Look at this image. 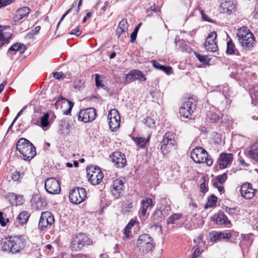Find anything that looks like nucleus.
<instances>
[{"label": "nucleus", "instance_id": "nucleus-56", "mask_svg": "<svg viewBox=\"0 0 258 258\" xmlns=\"http://www.w3.org/2000/svg\"><path fill=\"white\" fill-rule=\"evenodd\" d=\"M26 107H24L23 108H22L17 114V115H16V116L15 117V118H14V120L13 121L12 123H11V124L10 125L9 129H10L14 124V122L16 121V120L17 119V118L19 117V116H20L21 115V114L22 113L23 110L24 109H25Z\"/></svg>", "mask_w": 258, "mask_h": 258}, {"label": "nucleus", "instance_id": "nucleus-44", "mask_svg": "<svg viewBox=\"0 0 258 258\" xmlns=\"http://www.w3.org/2000/svg\"><path fill=\"white\" fill-rule=\"evenodd\" d=\"M217 37V34L215 32H211L207 37L206 42L209 41L210 43H216L215 41Z\"/></svg>", "mask_w": 258, "mask_h": 258}, {"label": "nucleus", "instance_id": "nucleus-63", "mask_svg": "<svg viewBox=\"0 0 258 258\" xmlns=\"http://www.w3.org/2000/svg\"><path fill=\"white\" fill-rule=\"evenodd\" d=\"M135 222H136L135 220H134L133 219H132L130 221V222L127 224V225L125 227H126L127 229H131L133 227V226L135 225Z\"/></svg>", "mask_w": 258, "mask_h": 258}, {"label": "nucleus", "instance_id": "nucleus-11", "mask_svg": "<svg viewBox=\"0 0 258 258\" xmlns=\"http://www.w3.org/2000/svg\"><path fill=\"white\" fill-rule=\"evenodd\" d=\"M108 119L110 130H116L120 125V117L118 111L116 109H111L108 113Z\"/></svg>", "mask_w": 258, "mask_h": 258}, {"label": "nucleus", "instance_id": "nucleus-7", "mask_svg": "<svg viewBox=\"0 0 258 258\" xmlns=\"http://www.w3.org/2000/svg\"><path fill=\"white\" fill-rule=\"evenodd\" d=\"M196 108L195 100L192 98H188L185 101L179 109L180 115L187 118H190L194 111Z\"/></svg>", "mask_w": 258, "mask_h": 258}, {"label": "nucleus", "instance_id": "nucleus-19", "mask_svg": "<svg viewBox=\"0 0 258 258\" xmlns=\"http://www.w3.org/2000/svg\"><path fill=\"white\" fill-rule=\"evenodd\" d=\"M154 206L152 199L146 198L141 202L140 215L145 217L146 215L148 209H151Z\"/></svg>", "mask_w": 258, "mask_h": 258}, {"label": "nucleus", "instance_id": "nucleus-51", "mask_svg": "<svg viewBox=\"0 0 258 258\" xmlns=\"http://www.w3.org/2000/svg\"><path fill=\"white\" fill-rule=\"evenodd\" d=\"M138 31L139 30H138V28H135L134 31L131 34V42L133 43L136 40Z\"/></svg>", "mask_w": 258, "mask_h": 258}, {"label": "nucleus", "instance_id": "nucleus-39", "mask_svg": "<svg viewBox=\"0 0 258 258\" xmlns=\"http://www.w3.org/2000/svg\"><path fill=\"white\" fill-rule=\"evenodd\" d=\"M207 117L209 119L210 122L214 123L218 121L220 116L218 115L217 113L214 112H210L207 114Z\"/></svg>", "mask_w": 258, "mask_h": 258}, {"label": "nucleus", "instance_id": "nucleus-55", "mask_svg": "<svg viewBox=\"0 0 258 258\" xmlns=\"http://www.w3.org/2000/svg\"><path fill=\"white\" fill-rule=\"evenodd\" d=\"M13 195L15 196V199L19 203V204L23 203V196H20L14 194H13Z\"/></svg>", "mask_w": 258, "mask_h": 258}, {"label": "nucleus", "instance_id": "nucleus-62", "mask_svg": "<svg viewBox=\"0 0 258 258\" xmlns=\"http://www.w3.org/2000/svg\"><path fill=\"white\" fill-rule=\"evenodd\" d=\"M0 224L2 226H5L6 225V222L4 221L3 217V213L2 212H0Z\"/></svg>", "mask_w": 258, "mask_h": 258}, {"label": "nucleus", "instance_id": "nucleus-27", "mask_svg": "<svg viewBox=\"0 0 258 258\" xmlns=\"http://www.w3.org/2000/svg\"><path fill=\"white\" fill-rule=\"evenodd\" d=\"M133 208V203L131 201L123 202L122 204V212L124 214L128 215L132 212Z\"/></svg>", "mask_w": 258, "mask_h": 258}, {"label": "nucleus", "instance_id": "nucleus-54", "mask_svg": "<svg viewBox=\"0 0 258 258\" xmlns=\"http://www.w3.org/2000/svg\"><path fill=\"white\" fill-rule=\"evenodd\" d=\"M225 211L228 214H229L231 216H233L235 214L236 209L235 208H231L226 207L225 209Z\"/></svg>", "mask_w": 258, "mask_h": 258}, {"label": "nucleus", "instance_id": "nucleus-9", "mask_svg": "<svg viewBox=\"0 0 258 258\" xmlns=\"http://www.w3.org/2000/svg\"><path fill=\"white\" fill-rule=\"evenodd\" d=\"M44 187L46 191L50 194H58L61 190L59 182L53 177L48 178L45 180Z\"/></svg>", "mask_w": 258, "mask_h": 258}, {"label": "nucleus", "instance_id": "nucleus-26", "mask_svg": "<svg viewBox=\"0 0 258 258\" xmlns=\"http://www.w3.org/2000/svg\"><path fill=\"white\" fill-rule=\"evenodd\" d=\"M30 216V214L26 211H23L18 215L17 220L20 224L24 225L26 224Z\"/></svg>", "mask_w": 258, "mask_h": 258}, {"label": "nucleus", "instance_id": "nucleus-31", "mask_svg": "<svg viewBox=\"0 0 258 258\" xmlns=\"http://www.w3.org/2000/svg\"><path fill=\"white\" fill-rule=\"evenodd\" d=\"M6 27L0 25V34L3 37L10 42V39L12 36V33L10 32L6 31Z\"/></svg>", "mask_w": 258, "mask_h": 258}, {"label": "nucleus", "instance_id": "nucleus-36", "mask_svg": "<svg viewBox=\"0 0 258 258\" xmlns=\"http://www.w3.org/2000/svg\"><path fill=\"white\" fill-rule=\"evenodd\" d=\"M60 100L66 101L67 102H68L69 103V108L68 109V110H67L66 111H64V112H63V113L64 114L69 115L71 113V112L72 111V108H73V107L74 106V103L71 102V101H69V100H68V99H66L64 98L60 97L58 98L57 101L55 103V104L57 105Z\"/></svg>", "mask_w": 258, "mask_h": 258}, {"label": "nucleus", "instance_id": "nucleus-21", "mask_svg": "<svg viewBox=\"0 0 258 258\" xmlns=\"http://www.w3.org/2000/svg\"><path fill=\"white\" fill-rule=\"evenodd\" d=\"M152 241L153 239L149 234H142L139 236L137 240L138 247L139 248L140 250H141L142 247H144V245Z\"/></svg>", "mask_w": 258, "mask_h": 258}, {"label": "nucleus", "instance_id": "nucleus-50", "mask_svg": "<svg viewBox=\"0 0 258 258\" xmlns=\"http://www.w3.org/2000/svg\"><path fill=\"white\" fill-rule=\"evenodd\" d=\"M95 83L97 88H104L105 86L101 83V81L100 80V76L99 74H95Z\"/></svg>", "mask_w": 258, "mask_h": 258}, {"label": "nucleus", "instance_id": "nucleus-14", "mask_svg": "<svg viewBox=\"0 0 258 258\" xmlns=\"http://www.w3.org/2000/svg\"><path fill=\"white\" fill-rule=\"evenodd\" d=\"M256 191V189H253L252 184L248 182L243 183L240 188L241 196L244 199L248 200L254 197Z\"/></svg>", "mask_w": 258, "mask_h": 258}, {"label": "nucleus", "instance_id": "nucleus-20", "mask_svg": "<svg viewBox=\"0 0 258 258\" xmlns=\"http://www.w3.org/2000/svg\"><path fill=\"white\" fill-rule=\"evenodd\" d=\"M227 178V175L224 173L221 175H218L213 180V185L215 187L217 188L220 192L224 191V187L223 183L226 180Z\"/></svg>", "mask_w": 258, "mask_h": 258}, {"label": "nucleus", "instance_id": "nucleus-23", "mask_svg": "<svg viewBox=\"0 0 258 258\" xmlns=\"http://www.w3.org/2000/svg\"><path fill=\"white\" fill-rule=\"evenodd\" d=\"M175 137V135L173 133L167 132L163 137L162 143L175 145L176 144Z\"/></svg>", "mask_w": 258, "mask_h": 258}, {"label": "nucleus", "instance_id": "nucleus-60", "mask_svg": "<svg viewBox=\"0 0 258 258\" xmlns=\"http://www.w3.org/2000/svg\"><path fill=\"white\" fill-rule=\"evenodd\" d=\"M201 254V252L198 248H196L192 254L191 258H197Z\"/></svg>", "mask_w": 258, "mask_h": 258}, {"label": "nucleus", "instance_id": "nucleus-17", "mask_svg": "<svg viewBox=\"0 0 258 258\" xmlns=\"http://www.w3.org/2000/svg\"><path fill=\"white\" fill-rule=\"evenodd\" d=\"M220 8L221 13L230 14L236 8V5L231 0H223Z\"/></svg>", "mask_w": 258, "mask_h": 258}, {"label": "nucleus", "instance_id": "nucleus-12", "mask_svg": "<svg viewBox=\"0 0 258 258\" xmlns=\"http://www.w3.org/2000/svg\"><path fill=\"white\" fill-rule=\"evenodd\" d=\"M54 222V218L52 213L49 211L41 213V217L38 224L39 229L43 230L49 225H51Z\"/></svg>", "mask_w": 258, "mask_h": 258}, {"label": "nucleus", "instance_id": "nucleus-35", "mask_svg": "<svg viewBox=\"0 0 258 258\" xmlns=\"http://www.w3.org/2000/svg\"><path fill=\"white\" fill-rule=\"evenodd\" d=\"M175 145L162 143L160 149L163 155L168 154Z\"/></svg>", "mask_w": 258, "mask_h": 258}, {"label": "nucleus", "instance_id": "nucleus-41", "mask_svg": "<svg viewBox=\"0 0 258 258\" xmlns=\"http://www.w3.org/2000/svg\"><path fill=\"white\" fill-rule=\"evenodd\" d=\"M195 55L199 61L203 64L209 63L211 60L210 58H208L207 55H201L198 53H195Z\"/></svg>", "mask_w": 258, "mask_h": 258}, {"label": "nucleus", "instance_id": "nucleus-42", "mask_svg": "<svg viewBox=\"0 0 258 258\" xmlns=\"http://www.w3.org/2000/svg\"><path fill=\"white\" fill-rule=\"evenodd\" d=\"M136 79L140 81H145L146 79L142 72L140 70H134Z\"/></svg>", "mask_w": 258, "mask_h": 258}, {"label": "nucleus", "instance_id": "nucleus-53", "mask_svg": "<svg viewBox=\"0 0 258 258\" xmlns=\"http://www.w3.org/2000/svg\"><path fill=\"white\" fill-rule=\"evenodd\" d=\"M63 74L62 72H54L53 73V77L58 80L63 79Z\"/></svg>", "mask_w": 258, "mask_h": 258}, {"label": "nucleus", "instance_id": "nucleus-1", "mask_svg": "<svg viewBox=\"0 0 258 258\" xmlns=\"http://www.w3.org/2000/svg\"><path fill=\"white\" fill-rule=\"evenodd\" d=\"M16 149L26 161L31 160L36 154L34 146L29 141L24 138H21L18 141Z\"/></svg>", "mask_w": 258, "mask_h": 258}, {"label": "nucleus", "instance_id": "nucleus-6", "mask_svg": "<svg viewBox=\"0 0 258 258\" xmlns=\"http://www.w3.org/2000/svg\"><path fill=\"white\" fill-rule=\"evenodd\" d=\"M88 181L92 185L101 183L104 177L102 172L99 167L91 166L87 169Z\"/></svg>", "mask_w": 258, "mask_h": 258}, {"label": "nucleus", "instance_id": "nucleus-4", "mask_svg": "<svg viewBox=\"0 0 258 258\" xmlns=\"http://www.w3.org/2000/svg\"><path fill=\"white\" fill-rule=\"evenodd\" d=\"M93 244L92 239L83 233L77 234L72 238L71 247L73 250L78 251L84 246L91 245Z\"/></svg>", "mask_w": 258, "mask_h": 258}, {"label": "nucleus", "instance_id": "nucleus-49", "mask_svg": "<svg viewBox=\"0 0 258 258\" xmlns=\"http://www.w3.org/2000/svg\"><path fill=\"white\" fill-rule=\"evenodd\" d=\"M125 79L126 81L132 82L136 79V77L134 74V70L131 71L128 74H127L126 76Z\"/></svg>", "mask_w": 258, "mask_h": 258}, {"label": "nucleus", "instance_id": "nucleus-3", "mask_svg": "<svg viewBox=\"0 0 258 258\" xmlns=\"http://www.w3.org/2000/svg\"><path fill=\"white\" fill-rule=\"evenodd\" d=\"M238 40L241 46L246 50H250L253 47L255 39L253 34L245 27L240 28L238 33Z\"/></svg>", "mask_w": 258, "mask_h": 258}, {"label": "nucleus", "instance_id": "nucleus-13", "mask_svg": "<svg viewBox=\"0 0 258 258\" xmlns=\"http://www.w3.org/2000/svg\"><path fill=\"white\" fill-rule=\"evenodd\" d=\"M110 158L111 161L117 168H123L126 164V160L125 155L120 152H113L110 155Z\"/></svg>", "mask_w": 258, "mask_h": 258}, {"label": "nucleus", "instance_id": "nucleus-59", "mask_svg": "<svg viewBox=\"0 0 258 258\" xmlns=\"http://www.w3.org/2000/svg\"><path fill=\"white\" fill-rule=\"evenodd\" d=\"M200 191L204 194L206 193L208 191L205 181L200 184Z\"/></svg>", "mask_w": 258, "mask_h": 258}, {"label": "nucleus", "instance_id": "nucleus-52", "mask_svg": "<svg viewBox=\"0 0 258 258\" xmlns=\"http://www.w3.org/2000/svg\"><path fill=\"white\" fill-rule=\"evenodd\" d=\"M13 0H0V8L6 7L11 4Z\"/></svg>", "mask_w": 258, "mask_h": 258}, {"label": "nucleus", "instance_id": "nucleus-25", "mask_svg": "<svg viewBox=\"0 0 258 258\" xmlns=\"http://www.w3.org/2000/svg\"><path fill=\"white\" fill-rule=\"evenodd\" d=\"M151 63L155 68L162 71L167 75H170L172 73V68L171 67L164 66L156 60H152Z\"/></svg>", "mask_w": 258, "mask_h": 258}, {"label": "nucleus", "instance_id": "nucleus-29", "mask_svg": "<svg viewBox=\"0 0 258 258\" xmlns=\"http://www.w3.org/2000/svg\"><path fill=\"white\" fill-rule=\"evenodd\" d=\"M49 115L48 113H44L43 116L40 117V125L42 128H43L44 130H45V127H48L50 125V123L48 121Z\"/></svg>", "mask_w": 258, "mask_h": 258}, {"label": "nucleus", "instance_id": "nucleus-30", "mask_svg": "<svg viewBox=\"0 0 258 258\" xmlns=\"http://www.w3.org/2000/svg\"><path fill=\"white\" fill-rule=\"evenodd\" d=\"M205 47L207 51L216 52L218 49V45L216 43H210L209 41L205 42Z\"/></svg>", "mask_w": 258, "mask_h": 258}, {"label": "nucleus", "instance_id": "nucleus-47", "mask_svg": "<svg viewBox=\"0 0 258 258\" xmlns=\"http://www.w3.org/2000/svg\"><path fill=\"white\" fill-rule=\"evenodd\" d=\"M155 123L154 120L151 117H147L145 118V124L149 127H153Z\"/></svg>", "mask_w": 258, "mask_h": 258}, {"label": "nucleus", "instance_id": "nucleus-22", "mask_svg": "<svg viewBox=\"0 0 258 258\" xmlns=\"http://www.w3.org/2000/svg\"><path fill=\"white\" fill-rule=\"evenodd\" d=\"M128 24L127 20L125 19H122L119 22L116 31V35L119 37L121 34L128 29Z\"/></svg>", "mask_w": 258, "mask_h": 258}, {"label": "nucleus", "instance_id": "nucleus-16", "mask_svg": "<svg viewBox=\"0 0 258 258\" xmlns=\"http://www.w3.org/2000/svg\"><path fill=\"white\" fill-rule=\"evenodd\" d=\"M124 185L122 181L120 179L115 180L111 186V192L115 199H118L122 195Z\"/></svg>", "mask_w": 258, "mask_h": 258}, {"label": "nucleus", "instance_id": "nucleus-18", "mask_svg": "<svg viewBox=\"0 0 258 258\" xmlns=\"http://www.w3.org/2000/svg\"><path fill=\"white\" fill-rule=\"evenodd\" d=\"M31 9L28 7H24L18 9L14 14L13 20L16 22L27 16L30 13Z\"/></svg>", "mask_w": 258, "mask_h": 258}, {"label": "nucleus", "instance_id": "nucleus-61", "mask_svg": "<svg viewBox=\"0 0 258 258\" xmlns=\"http://www.w3.org/2000/svg\"><path fill=\"white\" fill-rule=\"evenodd\" d=\"M9 42L6 39H5L3 36H2L1 34H0V47H2L3 45H4L5 43H8Z\"/></svg>", "mask_w": 258, "mask_h": 258}, {"label": "nucleus", "instance_id": "nucleus-45", "mask_svg": "<svg viewBox=\"0 0 258 258\" xmlns=\"http://www.w3.org/2000/svg\"><path fill=\"white\" fill-rule=\"evenodd\" d=\"M84 82L80 80H76L73 85V87L75 89H77L78 90L81 89L84 87Z\"/></svg>", "mask_w": 258, "mask_h": 258}, {"label": "nucleus", "instance_id": "nucleus-58", "mask_svg": "<svg viewBox=\"0 0 258 258\" xmlns=\"http://www.w3.org/2000/svg\"><path fill=\"white\" fill-rule=\"evenodd\" d=\"M74 4L73 5V6L72 7V8H70L61 17V18H60V20L59 21V22H58V24H57V27L58 26V25L60 24V23L61 22V21H62V20L64 19V18H65V17L69 14L71 12L72 9V8L74 7Z\"/></svg>", "mask_w": 258, "mask_h": 258}, {"label": "nucleus", "instance_id": "nucleus-10", "mask_svg": "<svg viewBox=\"0 0 258 258\" xmlns=\"http://www.w3.org/2000/svg\"><path fill=\"white\" fill-rule=\"evenodd\" d=\"M96 110L94 108H88L81 110L78 115V119L85 123L93 121L96 117Z\"/></svg>", "mask_w": 258, "mask_h": 258}, {"label": "nucleus", "instance_id": "nucleus-40", "mask_svg": "<svg viewBox=\"0 0 258 258\" xmlns=\"http://www.w3.org/2000/svg\"><path fill=\"white\" fill-rule=\"evenodd\" d=\"M182 217V215L179 213H175L171 216H170L168 219H167V223L169 224H173L174 222L178 219H179Z\"/></svg>", "mask_w": 258, "mask_h": 258}, {"label": "nucleus", "instance_id": "nucleus-15", "mask_svg": "<svg viewBox=\"0 0 258 258\" xmlns=\"http://www.w3.org/2000/svg\"><path fill=\"white\" fill-rule=\"evenodd\" d=\"M233 155L231 153H221L217 160V164L220 169L226 168L230 165L233 160Z\"/></svg>", "mask_w": 258, "mask_h": 258}, {"label": "nucleus", "instance_id": "nucleus-24", "mask_svg": "<svg viewBox=\"0 0 258 258\" xmlns=\"http://www.w3.org/2000/svg\"><path fill=\"white\" fill-rule=\"evenodd\" d=\"M25 44L20 43H16L12 45L8 49V53L11 51H19L20 53H23L26 50Z\"/></svg>", "mask_w": 258, "mask_h": 258}, {"label": "nucleus", "instance_id": "nucleus-28", "mask_svg": "<svg viewBox=\"0 0 258 258\" xmlns=\"http://www.w3.org/2000/svg\"><path fill=\"white\" fill-rule=\"evenodd\" d=\"M133 139L139 147L144 148L146 144L149 142L150 136H148L147 139L142 137H134Z\"/></svg>", "mask_w": 258, "mask_h": 258}, {"label": "nucleus", "instance_id": "nucleus-43", "mask_svg": "<svg viewBox=\"0 0 258 258\" xmlns=\"http://www.w3.org/2000/svg\"><path fill=\"white\" fill-rule=\"evenodd\" d=\"M217 201V197L214 195H212L209 198L207 205L209 207H213L216 205Z\"/></svg>", "mask_w": 258, "mask_h": 258}, {"label": "nucleus", "instance_id": "nucleus-48", "mask_svg": "<svg viewBox=\"0 0 258 258\" xmlns=\"http://www.w3.org/2000/svg\"><path fill=\"white\" fill-rule=\"evenodd\" d=\"M154 247V245L153 241L147 243L145 245H144V247H142L143 248V251L144 252H148L149 251H151Z\"/></svg>", "mask_w": 258, "mask_h": 258}, {"label": "nucleus", "instance_id": "nucleus-5", "mask_svg": "<svg viewBox=\"0 0 258 258\" xmlns=\"http://www.w3.org/2000/svg\"><path fill=\"white\" fill-rule=\"evenodd\" d=\"M190 157L196 163H205L208 166H211L213 164V160L209 156L207 151L201 147H196L192 150Z\"/></svg>", "mask_w": 258, "mask_h": 258}, {"label": "nucleus", "instance_id": "nucleus-64", "mask_svg": "<svg viewBox=\"0 0 258 258\" xmlns=\"http://www.w3.org/2000/svg\"><path fill=\"white\" fill-rule=\"evenodd\" d=\"M167 214V213L165 212V210H163L162 212L160 211H156L154 214L153 216L155 217L156 215L158 216L160 215H163L164 216H165Z\"/></svg>", "mask_w": 258, "mask_h": 258}, {"label": "nucleus", "instance_id": "nucleus-57", "mask_svg": "<svg viewBox=\"0 0 258 258\" xmlns=\"http://www.w3.org/2000/svg\"><path fill=\"white\" fill-rule=\"evenodd\" d=\"M70 34L71 35L75 34L76 36H78L81 34V31H80L79 26H78L76 28L74 29L72 32H70Z\"/></svg>", "mask_w": 258, "mask_h": 258}, {"label": "nucleus", "instance_id": "nucleus-32", "mask_svg": "<svg viewBox=\"0 0 258 258\" xmlns=\"http://www.w3.org/2000/svg\"><path fill=\"white\" fill-rule=\"evenodd\" d=\"M236 50L235 45L233 43L232 41L230 39L227 43V49L226 52L229 54H235V51Z\"/></svg>", "mask_w": 258, "mask_h": 258}, {"label": "nucleus", "instance_id": "nucleus-46", "mask_svg": "<svg viewBox=\"0 0 258 258\" xmlns=\"http://www.w3.org/2000/svg\"><path fill=\"white\" fill-rule=\"evenodd\" d=\"M222 232H216L215 234L211 236V240L212 241H216L218 240L222 239Z\"/></svg>", "mask_w": 258, "mask_h": 258}, {"label": "nucleus", "instance_id": "nucleus-33", "mask_svg": "<svg viewBox=\"0 0 258 258\" xmlns=\"http://www.w3.org/2000/svg\"><path fill=\"white\" fill-rule=\"evenodd\" d=\"M248 155L250 157L254 160L258 161V147L254 148L253 146L250 150L248 151Z\"/></svg>", "mask_w": 258, "mask_h": 258}, {"label": "nucleus", "instance_id": "nucleus-2", "mask_svg": "<svg viewBox=\"0 0 258 258\" xmlns=\"http://www.w3.org/2000/svg\"><path fill=\"white\" fill-rule=\"evenodd\" d=\"M25 240L22 236H11L3 243V249L13 253L18 252L25 247Z\"/></svg>", "mask_w": 258, "mask_h": 258}, {"label": "nucleus", "instance_id": "nucleus-34", "mask_svg": "<svg viewBox=\"0 0 258 258\" xmlns=\"http://www.w3.org/2000/svg\"><path fill=\"white\" fill-rule=\"evenodd\" d=\"M219 91H221L227 99H229L231 96L230 90L229 87L227 85H224L219 87Z\"/></svg>", "mask_w": 258, "mask_h": 258}, {"label": "nucleus", "instance_id": "nucleus-37", "mask_svg": "<svg viewBox=\"0 0 258 258\" xmlns=\"http://www.w3.org/2000/svg\"><path fill=\"white\" fill-rule=\"evenodd\" d=\"M24 175V172H20V171H16L12 174V179L14 181H17V182L20 183L21 179L23 178Z\"/></svg>", "mask_w": 258, "mask_h": 258}, {"label": "nucleus", "instance_id": "nucleus-8", "mask_svg": "<svg viewBox=\"0 0 258 258\" xmlns=\"http://www.w3.org/2000/svg\"><path fill=\"white\" fill-rule=\"evenodd\" d=\"M86 197V191L83 187H75L70 192L69 199L71 203L79 204L83 202Z\"/></svg>", "mask_w": 258, "mask_h": 258}, {"label": "nucleus", "instance_id": "nucleus-38", "mask_svg": "<svg viewBox=\"0 0 258 258\" xmlns=\"http://www.w3.org/2000/svg\"><path fill=\"white\" fill-rule=\"evenodd\" d=\"M217 222H219L220 224H224L225 225L229 224L230 222L224 213L220 214L218 215L217 218Z\"/></svg>", "mask_w": 258, "mask_h": 258}]
</instances>
